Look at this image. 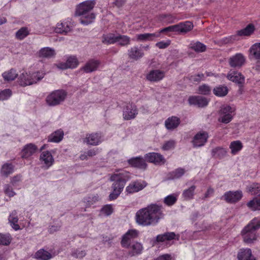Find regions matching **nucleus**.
<instances>
[{"mask_svg":"<svg viewBox=\"0 0 260 260\" xmlns=\"http://www.w3.org/2000/svg\"><path fill=\"white\" fill-rule=\"evenodd\" d=\"M161 209V205L151 204L140 209L136 215L137 223L143 226L156 224L160 218Z\"/></svg>","mask_w":260,"mask_h":260,"instance_id":"1","label":"nucleus"},{"mask_svg":"<svg viewBox=\"0 0 260 260\" xmlns=\"http://www.w3.org/2000/svg\"><path fill=\"white\" fill-rule=\"evenodd\" d=\"M95 5L94 1H86L80 3L76 8V14L81 16L80 23L83 25H88L93 22L95 19V14L90 12Z\"/></svg>","mask_w":260,"mask_h":260,"instance_id":"2","label":"nucleus"},{"mask_svg":"<svg viewBox=\"0 0 260 260\" xmlns=\"http://www.w3.org/2000/svg\"><path fill=\"white\" fill-rule=\"evenodd\" d=\"M128 172L124 170H117L110 177V180L114 181L113 190L121 192L126 181L131 179Z\"/></svg>","mask_w":260,"mask_h":260,"instance_id":"3","label":"nucleus"},{"mask_svg":"<svg viewBox=\"0 0 260 260\" xmlns=\"http://www.w3.org/2000/svg\"><path fill=\"white\" fill-rule=\"evenodd\" d=\"M235 111L234 107L228 105H222L218 112V121L225 124L229 123L232 120Z\"/></svg>","mask_w":260,"mask_h":260,"instance_id":"4","label":"nucleus"},{"mask_svg":"<svg viewBox=\"0 0 260 260\" xmlns=\"http://www.w3.org/2000/svg\"><path fill=\"white\" fill-rule=\"evenodd\" d=\"M67 92L63 90H56L49 94L46 99V102L49 106H55L60 104L66 99Z\"/></svg>","mask_w":260,"mask_h":260,"instance_id":"5","label":"nucleus"},{"mask_svg":"<svg viewBox=\"0 0 260 260\" xmlns=\"http://www.w3.org/2000/svg\"><path fill=\"white\" fill-rule=\"evenodd\" d=\"M241 235L244 242L247 244L254 243L257 239V232L247 225L241 231Z\"/></svg>","mask_w":260,"mask_h":260,"instance_id":"6","label":"nucleus"},{"mask_svg":"<svg viewBox=\"0 0 260 260\" xmlns=\"http://www.w3.org/2000/svg\"><path fill=\"white\" fill-rule=\"evenodd\" d=\"M123 118L129 120L134 119L138 113L136 106L132 103H126L123 108Z\"/></svg>","mask_w":260,"mask_h":260,"instance_id":"7","label":"nucleus"},{"mask_svg":"<svg viewBox=\"0 0 260 260\" xmlns=\"http://www.w3.org/2000/svg\"><path fill=\"white\" fill-rule=\"evenodd\" d=\"M208 138V133L204 131H201L194 136L191 143L194 147H202L205 144Z\"/></svg>","mask_w":260,"mask_h":260,"instance_id":"8","label":"nucleus"},{"mask_svg":"<svg viewBox=\"0 0 260 260\" xmlns=\"http://www.w3.org/2000/svg\"><path fill=\"white\" fill-rule=\"evenodd\" d=\"M242 196V192L240 190L236 191H229L224 194L222 199L228 203H234L239 201Z\"/></svg>","mask_w":260,"mask_h":260,"instance_id":"9","label":"nucleus"},{"mask_svg":"<svg viewBox=\"0 0 260 260\" xmlns=\"http://www.w3.org/2000/svg\"><path fill=\"white\" fill-rule=\"evenodd\" d=\"M190 105L196 106L203 108L208 105L209 100L205 97L200 95L190 96L188 99Z\"/></svg>","mask_w":260,"mask_h":260,"instance_id":"10","label":"nucleus"},{"mask_svg":"<svg viewBox=\"0 0 260 260\" xmlns=\"http://www.w3.org/2000/svg\"><path fill=\"white\" fill-rule=\"evenodd\" d=\"M138 236V232L136 230H128L123 236L121 244L123 247L128 248L131 241Z\"/></svg>","mask_w":260,"mask_h":260,"instance_id":"11","label":"nucleus"},{"mask_svg":"<svg viewBox=\"0 0 260 260\" xmlns=\"http://www.w3.org/2000/svg\"><path fill=\"white\" fill-rule=\"evenodd\" d=\"M102 142V135L100 133H91L86 135L83 142L88 145L96 146Z\"/></svg>","mask_w":260,"mask_h":260,"instance_id":"12","label":"nucleus"},{"mask_svg":"<svg viewBox=\"0 0 260 260\" xmlns=\"http://www.w3.org/2000/svg\"><path fill=\"white\" fill-rule=\"evenodd\" d=\"M245 62V57L241 53H237L229 59V64L233 68H240Z\"/></svg>","mask_w":260,"mask_h":260,"instance_id":"13","label":"nucleus"},{"mask_svg":"<svg viewBox=\"0 0 260 260\" xmlns=\"http://www.w3.org/2000/svg\"><path fill=\"white\" fill-rule=\"evenodd\" d=\"M146 186L145 181H134L132 182L126 187V192L127 193H133L142 190Z\"/></svg>","mask_w":260,"mask_h":260,"instance_id":"14","label":"nucleus"},{"mask_svg":"<svg viewBox=\"0 0 260 260\" xmlns=\"http://www.w3.org/2000/svg\"><path fill=\"white\" fill-rule=\"evenodd\" d=\"M161 32H162V28L160 29L158 32L137 34L136 35V39L140 42L153 41L155 38L159 37Z\"/></svg>","mask_w":260,"mask_h":260,"instance_id":"15","label":"nucleus"},{"mask_svg":"<svg viewBox=\"0 0 260 260\" xmlns=\"http://www.w3.org/2000/svg\"><path fill=\"white\" fill-rule=\"evenodd\" d=\"M238 260H256L250 248H241L237 253Z\"/></svg>","mask_w":260,"mask_h":260,"instance_id":"16","label":"nucleus"},{"mask_svg":"<svg viewBox=\"0 0 260 260\" xmlns=\"http://www.w3.org/2000/svg\"><path fill=\"white\" fill-rule=\"evenodd\" d=\"M40 159L42 163L45 165L46 169H48L54 162L53 157L51 153L48 151L43 152L40 155Z\"/></svg>","mask_w":260,"mask_h":260,"instance_id":"17","label":"nucleus"},{"mask_svg":"<svg viewBox=\"0 0 260 260\" xmlns=\"http://www.w3.org/2000/svg\"><path fill=\"white\" fill-rule=\"evenodd\" d=\"M255 30V27L253 24H249L247 26L237 31V35L233 36V40H238L237 37H245L250 36L253 34Z\"/></svg>","mask_w":260,"mask_h":260,"instance_id":"18","label":"nucleus"},{"mask_svg":"<svg viewBox=\"0 0 260 260\" xmlns=\"http://www.w3.org/2000/svg\"><path fill=\"white\" fill-rule=\"evenodd\" d=\"M37 149V147L32 143H29L25 145L21 151L22 158H27L29 157L36 153Z\"/></svg>","mask_w":260,"mask_h":260,"instance_id":"19","label":"nucleus"},{"mask_svg":"<svg viewBox=\"0 0 260 260\" xmlns=\"http://www.w3.org/2000/svg\"><path fill=\"white\" fill-rule=\"evenodd\" d=\"M100 64V61L95 59L88 60L85 64L81 69L86 73H91L96 71Z\"/></svg>","mask_w":260,"mask_h":260,"instance_id":"20","label":"nucleus"},{"mask_svg":"<svg viewBox=\"0 0 260 260\" xmlns=\"http://www.w3.org/2000/svg\"><path fill=\"white\" fill-rule=\"evenodd\" d=\"M128 255L131 257L136 256L142 253L143 250L142 244L139 242H135L129 246Z\"/></svg>","mask_w":260,"mask_h":260,"instance_id":"21","label":"nucleus"},{"mask_svg":"<svg viewBox=\"0 0 260 260\" xmlns=\"http://www.w3.org/2000/svg\"><path fill=\"white\" fill-rule=\"evenodd\" d=\"M227 78L239 84H242L244 82V77L240 73L238 72L230 71L227 75Z\"/></svg>","mask_w":260,"mask_h":260,"instance_id":"22","label":"nucleus"},{"mask_svg":"<svg viewBox=\"0 0 260 260\" xmlns=\"http://www.w3.org/2000/svg\"><path fill=\"white\" fill-rule=\"evenodd\" d=\"M72 27L71 23L69 22L58 23L56 25L55 31L58 34H67L72 30Z\"/></svg>","mask_w":260,"mask_h":260,"instance_id":"23","label":"nucleus"},{"mask_svg":"<svg viewBox=\"0 0 260 260\" xmlns=\"http://www.w3.org/2000/svg\"><path fill=\"white\" fill-rule=\"evenodd\" d=\"M129 165L132 167L137 168L140 169H146L147 167V164L145 162V160L140 157H136L129 159L128 160Z\"/></svg>","mask_w":260,"mask_h":260,"instance_id":"24","label":"nucleus"},{"mask_svg":"<svg viewBox=\"0 0 260 260\" xmlns=\"http://www.w3.org/2000/svg\"><path fill=\"white\" fill-rule=\"evenodd\" d=\"M179 235L174 232H168L164 234V247H168L173 244L174 240H179Z\"/></svg>","mask_w":260,"mask_h":260,"instance_id":"25","label":"nucleus"},{"mask_svg":"<svg viewBox=\"0 0 260 260\" xmlns=\"http://www.w3.org/2000/svg\"><path fill=\"white\" fill-rule=\"evenodd\" d=\"M143 55V52L137 46L131 47L128 50V56L131 59L137 60L142 58Z\"/></svg>","mask_w":260,"mask_h":260,"instance_id":"26","label":"nucleus"},{"mask_svg":"<svg viewBox=\"0 0 260 260\" xmlns=\"http://www.w3.org/2000/svg\"><path fill=\"white\" fill-rule=\"evenodd\" d=\"M180 122L179 118L176 116H172L167 119L165 121V126L169 130H173L179 125Z\"/></svg>","mask_w":260,"mask_h":260,"instance_id":"27","label":"nucleus"},{"mask_svg":"<svg viewBox=\"0 0 260 260\" xmlns=\"http://www.w3.org/2000/svg\"><path fill=\"white\" fill-rule=\"evenodd\" d=\"M39 56L43 58H50L55 56L56 53L54 49L44 47L39 51Z\"/></svg>","mask_w":260,"mask_h":260,"instance_id":"28","label":"nucleus"},{"mask_svg":"<svg viewBox=\"0 0 260 260\" xmlns=\"http://www.w3.org/2000/svg\"><path fill=\"white\" fill-rule=\"evenodd\" d=\"M243 144L239 140L232 141L230 145L229 148L232 155L237 154L243 148Z\"/></svg>","mask_w":260,"mask_h":260,"instance_id":"29","label":"nucleus"},{"mask_svg":"<svg viewBox=\"0 0 260 260\" xmlns=\"http://www.w3.org/2000/svg\"><path fill=\"white\" fill-rule=\"evenodd\" d=\"M196 186L192 185L184 189L182 194V198L185 200H190L193 199L195 195Z\"/></svg>","mask_w":260,"mask_h":260,"instance_id":"30","label":"nucleus"},{"mask_svg":"<svg viewBox=\"0 0 260 260\" xmlns=\"http://www.w3.org/2000/svg\"><path fill=\"white\" fill-rule=\"evenodd\" d=\"M63 135L64 133L62 130H57L49 136L48 141L58 143L62 140Z\"/></svg>","mask_w":260,"mask_h":260,"instance_id":"31","label":"nucleus"},{"mask_svg":"<svg viewBox=\"0 0 260 260\" xmlns=\"http://www.w3.org/2000/svg\"><path fill=\"white\" fill-rule=\"evenodd\" d=\"M247 206L252 211L260 210V195L248 202Z\"/></svg>","mask_w":260,"mask_h":260,"instance_id":"32","label":"nucleus"},{"mask_svg":"<svg viewBox=\"0 0 260 260\" xmlns=\"http://www.w3.org/2000/svg\"><path fill=\"white\" fill-rule=\"evenodd\" d=\"M162 78V73L158 70H152L147 75V79L150 81H158Z\"/></svg>","mask_w":260,"mask_h":260,"instance_id":"33","label":"nucleus"},{"mask_svg":"<svg viewBox=\"0 0 260 260\" xmlns=\"http://www.w3.org/2000/svg\"><path fill=\"white\" fill-rule=\"evenodd\" d=\"M145 158L147 161L155 164L160 162L162 160L161 155L155 152L146 154L145 156Z\"/></svg>","mask_w":260,"mask_h":260,"instance_id":"34","label":"nucleus"},{"mask_svg":"<svg viewBox=\"0 0 260 260\" xmlns=\"http://www.w3.org/2000/svg\"><path fill=\"white\" fill-rule=\"evenodd\" d=\"M30 76V74H28L27 73H22L19 78V84L23 86L34 84V81H31Z\"/></svg>","mask_w":260,"mask_h":260,"instance_id":"35","label":"nucleus"},{"mask_svg":"<svg viewBox=\"0 0 260 260\" xmlns=\"http://www.w3.org/2000/svg\"><path fill=\"white\" fill-rule=\"evenodd\" d=\"M9 221L12 228L15 231L20 229V226L17 223L18 219L17 216V213L15 211H13L10 215Z\"/></svg>","mask_w":260,"mask_h":260,"instance_id":"36","label":"nucleus"},{"mask_svg":"<svg viewBox=\"0 0 260 260\" xmlns=\"http://www.w3.org/2000/svg\"><path fill=\"white\" fill-rule=\"evenodd\" d=\"M35 258L42 260H49L52 257L50 253L44 249L38 250L35 254Z\"/></svg>","mask_w":260,"mask_h":260,"instance_id":"37","label":"nucleus"},{"mask_svg":"<svg viewBox=\"0 0 260 260\" xmlns=\"http://www.w3.org/2000/svg\"><path fill=\"white\" fill-rule=\"evenodd\" d=\"M214 94L219 97L225 96L228 92V89L226 86L219 85L216 86L213 89Z\"/></svg>","mask_w":260,"mask_h":260,"instance_id":"38","label":"nucleus"},{"mask_svg":"<svg viewBox=\"0 0 260 260\" xmlns=\"http://www.w3.org/2000/svg\"><path fill=\"white\" fill-rule=\"evenodd\" d=\"M117 36L114 34H108L102 36V42L105 44H111L116 43Z\"/></svg>","mask_w":260,"mask_h":260,"instance_id":"39","label":"nucleus"},{"mask_svg":"<svg viewBox=\"0 0 260 260\" xmlns=\"http://www.w3.org/2000/svg\"><path fill=\"white\" fill-rule=\"evenodd\" d=\"M178 32H186L193 28V24L190 21H186L178 24Z\"/></svg>","mask_w":260,"mask_h":260,"instance_id":"40","label":"nucleus"},{"mask_svg":"<svg viewBox=\"0 0 260 260\" xmlns=\"http://www.w3.org/2000/svg\"><path fill=\"white\" fill-rule=\"evenodd\" d=\"M2 75L5 80L9 81L14 80L18 76V73L15 70L12 69L4 72Z\"/></svg>","mask_w":260,"mask_h":260,"instance_id":"41","label":"nucleus"},{"mask_svg":"<svg viewBox=\"0 0 260 260\" xmlns=\"http://www.w3.org/2000/svg\"><path fill=\"white\" fill-rule=\"evenodd\" d=\"M185 171L182 168H178L170 173L168 179H176L180 178L185 174Z\"/></svg>","mask_w":260,"mask_h":260,"instance_id":"42","label":"nucleus"},{"mask_svg":"<svg viewBox=\"0 0 260 260\" xmlns=\"http://www.w3.org/2000/svg\"><path fill=\"white\" fill-rule=\"evenodd\" d=\"M250 52L256 59H260V43L254 44L250 48Z\"/></svg>","mask_w":260,"mask_h":260,"instance_id":"43","label":"nucleus"},{"mask_svg":"<svg viewBox=\"0 0 260 260\" xmlns=\"http://www.w3.org/2000/svg\"><path fill=\"white\" fill-rule=\"evenodd\" d=\"M14 171L13 166L11 164H4L1 169V174L7 177L9 175L12 174Z\"/></svg>","mask_w":260,"mask_h":260,"instance_id":"44","label":"nucleus"},{"mask_svg":"<svg viewBox=\"0 0 260 260\" xmlns=\"http://www.w3.org/2000/svg\"><path fill=\"white\" fill-rule=\"evenodd\" d=\"M227 153L226 150L222 147H216L212 149V154L216 157H222Z\"/></svg>","mask_w":260,"mask_h":260,"instance_id":"45","label":"nucleus"},{"mask_svg":"<svg viewBox=\"0 0 260 260\" xmlns=\"http://www.w3.org/2000/svg\"><path fill=\"white\" fill-rule=\"evenodd\" d=\"M130 38L127 36L119 35L117 36L116 42L120 46H127L130 44Z\"/></svg>","mask_w":260,"mask_h":260,"instance_id":"46","label":"nucleus"},{"mask_svg":"<svg viewBox=\"0 0 260 260\" xmlns=\"http://www.w3.org/2000/svg\"><path fill=\"white\" fill-rule=\"evenodd\" d=\"M246 189L248 192L251 194L257 193L260 191V184L257 183H249L247 186Z\"/></svg>","mask_w":260,"mask_h":260,"instance_id":"47","label":"nucleus"},{"mask_svg":"<svg viewBox=\"0 0 260 260\" xmlns=\"http://www.w3.org/2000/svg\"><path fill=\"white\" fill-rule=\"evenodd\" d=\"M190 48L197 52H203L206 50V46L199 42L191 43Z\"/></svg>","mask_w":260,"mask_h":260,"instance_id":"48","label":"nucleus"},{"mask_svg":"<svg viewBox=\"0 0 260 260\" xmlns=\"http://www.w3.org/2000/svg\"><path fill=\"white\" fill-rule=\"evenodd\" d=\"M247 225H250V228L257 232V230L260 228V216L254 217Z\"/></svg>","mask_w":260,"mask_h":260,"instance_id":"49","label":"nucleus"},{"mask_svg":"<svg viewBox=\"0 0 260 260\" xmlns=\"http://www.w3.org/2000/svg\"><path fill=\"white\" fill-rule=\"evenodd\" d=\"M177 197V194L169 195L165 198L164 202L168 206H172L176 203Z\"/></svg>","mask_w":260,"mask_h":260,"instance_id":"50","label":"nucleus"},{"mask_svg":"<svg viewBox=\"0 0 260 260\" xmlns=\"http://www.w3.org/2000/svg\"><path fill=\"white\" fill-rule=\"evenodd\" d=\"M66 63L67 64V67L71 69L76 68L79 64L78 59L75 56L69 57L68 58Z\"/></svg>","mask_w":260,"mask_h":260,"instance_id":"51","label":"nucleus"},{"mask_svg":"<svg viewBox=\"0 0 260 260\" xmlns=\"http://www.w3.org/2000/svg\"><path fill=\"white\" fill-rule=\"evenodd\" d=\"M212 88L208 85L202 84L199 87L198 91L200 94L209 95L211 93Z\"/></svg>","mask_w":260,"mask_h":260,"instance_id":"52","label":"nucleus"},{"mask_svg":"<svg viewBox=\"0 0 260 260\" xmlns=\"http://www.w3.org/2000/svg\"><path fill=\"white\" fill-rule=\"evenodd\" d=\"M28 35V31L26 27H22L16 33V37L19 40H22Z\"/></svg>","mask_w":260,"mask_h":260,"instance_id":"53","label":"nucleus"},{"mask_svg":"<svg viewBox=\"0 0 260 260\" xmlns=\"http://www.w3.org/2000/svg\"><path fill=\"white\" fill-rule=\"evenodd\" d=\"M11 241V237L10 234H0V245H8Z\"/></svg>","mask_w":260,"mask_h":260,"instance_id":"54","label":"nucleus"},{"mask_svg":"<svg viewBox=\"0 0 260 260\" xmlns=\"http://www.w3.org/2000/svg\"><path fill=\"white\" fill-rule=\"evenodd\" d=\"M45 74L39 72L33 73L30 74L31 81H34V84L41 80L44 77Z\"/></svg>","mask_w":260,"mask_h":260,"instance_id":"55","label":"nucleus"},{"mask_svg":"<svg viewBox=\"0 0 260 260\" xmlns=\"http://www.w3.org/2000/svg\"><path fill=\"white\" fill-rule=\"evenodd\" d=\"M99 199V197L98 196V194H96L90 196L87 198H85L84 200V202L86 203L87 205H91L98 201Z\"/></svg>","mask_w":260,"mask_h":260,"instance_id":"56","label":"nucleus"},{"mask_svg":"<svg viewBox=\"0 0 260 260\" xmlns=\"http://www.w3.org/2000/svg\"><path fill=\"white\" fill-rule=\"evenodd\" d=\"M12 94L11 90L9 89H5L0 92V101L7 100Z\"/></svg>","mask_w":260,"mask_h":260,"instance_id":"57","label":"nucleus"},{"mask_svg":"<svg viewBox=\"0 0 260 260\" xmlns=\"http://www.w3.org/2000/svg\"><path fill=\"white\" fill-rule=\"evenodd\" d=\"M101 212L107 216L111 215L113 212L112 206L110 205H105L101 209Z\"/></svg>","mask_w":260,"mask_h":260,"instance_id":"58","label":"nucleus"},{"mask_svg":"<svg viewBox=\"0 0 260 260\" xmlns=\"http://www.w3.org/2000/svg\"><path fill=\"white\" fill-rule=\"evenodd\" d=\"M175 145V142L173 140H170L164 144V150H169L173 149Z\"/></svg>","mask_w":260,"mask_h":260,"instance_id":"59","label":"nucleus"},{"mask_svg":"<svg viewBox=\"0 0 260 260\" xmlns=\"http://www.w3.org/2000/svg\"><path fill=\"white\" fill-rule=\"evenodd\" d=\"M86 255V252L84 250H77L72 253L73 256L78 258H82Z\"/></svg>","mask_w":260,"mask_h":260,"instance_id":"60","label":"nucleus"},{"mask_svg":"<svg viewBox=\"0 0 260 260\" xmlns=\"http://www.w3.org/2000/svg\"><path fill=\"white\" fill-rule=\"evenodd\" d=\"M178 24L171 25L169 27L164 28V33L167 32L169 31L170 32H178Z\"/></svg>","mask_w":260,"mask_h":260,"instance_id":"61","label":"nucleus"},{"mask_svg":"<svg viewBox=\"0 0 260 260\" xmlns=\"http://www.w3.org/2000/svg\"><path fill=\"white\" fill-rule=\"evenodd\" d=\"M60 227H61L60 223H57L56 224L51 225L49 228L48 232L50 234H53L55 232L58 231L60 230Z\"/></svg>","mask_w":260,"mask_h":260,"instance_id":"62","label":"nucleus"},{"mask_svg":"<svg viewBox=\"0 0 260 260\" xmlns=\"http://www.w3.org/2000/svg\"><path fill=\"white\" fill-rule=\"evenodd\" d=\"M100 152L98 148H94L86 151L88 157H92L96 155Z\"/></svg>","mask_w":260,"mask_h":260,"instance_id":"63","label":"nucleus"},{"mask_svg":"<svg viewBox=\"0 0 260 260\" xmlns=\"http://www.w3.org/2000/svg\"><path fill=\"white\" fill-rule=\"evenodd\" d=\"M5 192L9 197H13L15 195V192L9 185H5Z\"/></svg>","mask_w":260,"mask_h":260,"instance_id":"64","label":"nucleus"}]
</instances>
